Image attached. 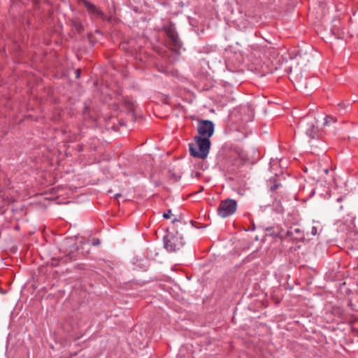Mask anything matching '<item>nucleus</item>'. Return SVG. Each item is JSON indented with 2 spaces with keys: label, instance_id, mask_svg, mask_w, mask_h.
<instances>
[{
  "label": "nucleus",
  "instance_id": "nucleus-13",
  "mask_svg": "<svg viewBox=\"0 0 358 358\" xmlns=\"http://www.w3.org/2000/svg\"><path fill=\"white\" fill-rule=\"evenodd\" d=\"M278 184H275V185H274L273 186H272V187H271V191H274V190L277 189H278Z\"/></svg>",
  "mask_w": 358,
  "mask_h": 358
},
{
  "label": "nucleus",
  "instance_id": "nucleus-6",
  "mask_svg": "<svg viewBox=\"0 0 358 358\" xmlns=\"http://www.w3.org/2000/svg\"><path fill=\"white\" fill-rule=\"evenodd\" d=\"M81 1L89 12L96 15L97 16L100 17L102 19L103 18V13L98 8H96L94 5L87 1L86 0H81Z\"/></svg>",
  "mask_w": 358,
  "mask_h": 358
},
{
  "label": "nucleus",
  "instance_id": "nucleus-3",
  "mask_svg": "<svg viewBox=\"0 0 358 358\" xmlns=\"http://www.w3.org/2000/svg\"><path fill=\"white\" fill-rule=\"evenodd\" d=\"M183 245L181 236L167 235L164 238V247L169 252H173L179 250Z\"/></svg>",
  "mask_w": 358,
  "mask_h": 358
},
{
  "label": "nucleus",
  "instance_id": "nucleus-1",
  "mask_svg": "<svg viewBox=\"0 0 358 358\" xmlns=\"http://www.w3.org/2000/svg\"><path fill=\"white\" fill-rule=\"evenodd\" d=\"M194 141V143L189 144L191 155L199 159H205L209 153L210 140L207 138H201V136H195Z\"/></svg>",
  "mask_w": 358,
  "mask_h": 358
},
{
  "label": "nucleus",
  "instance_id": "nucleus-8",
  "mask_svg": "<svg viewBox=\"0 0 358 358\" xmlns=\"http://www.w3.org/2000/svg\"><path fill=\"white\" fill-rule=\"evenodd\" d=\"M166 33H167V35L169 36V37L172 39V41L176 44V45H178V43H179V39H178V37L177 36V34L175 33L174 30H173L172 29H169L167 31H166Z\"/></svg>",
  "mask_w": 358,
  "mask_h": 358
},
{
  "label": "nucleus",
  "instance_id": "nucleus-7",
  "mask_svg": "<svg viewBox=\"0 0 358 358\" xmlns=\"http://www.w3.org/2000/svg\"><path fill=\"white\" fill-rule=\"evenodd\" d=\"M306 134L308 136L315 138L318 136L317 130L315 127L313 122H310L308 124V128L306 130Z\"/></svg>",
  "mask_w": 358,
  "mask_h": 358
},
{
  "label": "nucleus",
  "instance_id": "nucleus-11",
  "mask_svg": "<svg viewBox=\"0 0 358 358\" xmlns=\"http://www.w3.org/2000/svg\"><path fill=\"white\" fill-rule=\"evenodd\" d=\"M310 233L313 236H315L317 233L316 227H312Z\"/></svg>",
  "mask_w": 358,
  "mask_h": 358
},
{
  "label": "nucleus",
  "instance_id": "nucleus-9",
  "mask_svg": "<svg viewBox=\"0 0 358 358\" xmlns=\"http://www.w3.org/2000/svg\"><path fill=\"white\" fill-rule=\"evenodd\" d=\"M336 120L331 116H326L324 118V126H329L332 123H334Z\"/></svg>",
  "mask_w": 358,
  "mask_h": 358
},
{
  "label": "nucleus",
  "instance_id": "nucleus-5",
  "mask_svg": "<svg viewBox=\"0 0 358 358\" xmlns=\"http://www.w3.org/2000/svg\"><path fill=\"white\" fill-rule=\"evenodd\" d=\"M286 236L295 241H302L304 239V235L300 228L292 227L286 232Z\"/></svg>",
  "mask_w": 358,
  "mask_h": 358
},
{
  "label": "nucleus",
  "instance_id": "nucleus-2",
  "mask_svg": "<svg viewBox=\"0 0 358 358\" xmlns=\"http://www.w3.org/2000/svg\"><path fill=\"white\" fill-rule=\"evenodd\" d=\"M236 208V201L231 199H227L221 201L217 208V214L221 217L225 218L233 215L235 213Z\"/></svg>",
  "mask_w": 358,
  "mask_h": 358
},
{
  "label": "nucleus",
  "instance_id": "nucleus-14",
  "mask_svg": "<svg viewBox=\"0 0 358 358\" xmlns=\"http://www.w3.org/2000/svg\"><path fill=\"white\" fill-rule=\"evenodd\" d=\"M80 76V71L79 69L77 70L76 72V78H79Z\"/></svg>",
  "mask_w": 358,
  "mask_h": 358
},
{
  "label": "nucleus",
  "instance_id": "nucleus-15",
  "mask_svg": "<svg viewBox=\"0 0 358 358\" xmlns=\"http://www.w3.org/2000/svg\"><path fill=\"white\" fill-rule=\"evenodd\" d=\"M324 171L326 173H327L329 172L328 169H325Z\"/></svg>",
  "mask_w": 358,
  "mask_h": 358
},
{
  "label": "nucleus",
  "instance_id": "nucleus-4",
  "mask_svg": "<svg viewBox=\"0 0 358 358\" xmlns=\"http://www.w3.org/2000/svg\"><path fill=\"white\" fill-rule=\"evenodd\" d=\"M197 131L199 136L201 138H207L209 139L214 132V124L211 121L202 120L200 121L197 126Z\"/></svg>",
  "mask_w": 358,
  "mask_h": 358
},
{
  "label": "nucleus",
  "instance_id": "nucleus-12",
  "mask_svg": "<svg viewBox=\"0 0 358 358\" xmlns=\"http://www.w3.org/2000/svg\"><path fill=\"white\" fill-rule=\"evenodd\" d=\"M92 245L94 246H97L99 245H100V240L99 239H94L93 241H92Z\"/></svg>",
  "mask_w": 358,
  "mask_h": 358
},
{
  "label": "nucleus",
  "instance_id": "nucleus-10",
  "mask_svg": "<svg viewBox=\"0 0 358 358\" xmlns=\"http://www.w3.org/2000/svg\"><path fill=\"white\" fill-rule=\"evenodd\" d=\"M171 211L169 210L168 212L166 213H164L163 214V217L166 219H169L171 217Z\"/></svg>",
  "mask_w": 358,
  "mask_h": 358
}]
</instances>
